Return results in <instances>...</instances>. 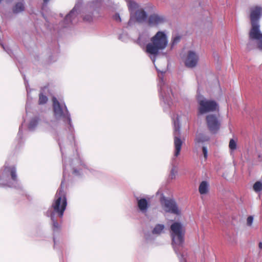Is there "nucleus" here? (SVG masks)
<instances>
[{"instance_id": "1", "label": "nucleus", "mask_w": 262, "mask_h": 262, "mask_svg": "<svg viewBox=\"0 0 262 262\" xmlns=\"http://www.w3.org/2000/svg\"><path fill=\"white\" fill-rule=\"evenodd\" d=\"M170 230L173 248L177 254L179 256V252L183 247L185 229L181 223L175 222L171 225Z\"/></svg>"}, {"instance_id": "2", "label": "nucleus", "mask_w": 262, "mask_h": 262, "mask_svg": "<svg viewBox=\"0 0 262 262\" xmlns=\"http://www.w3.org/2000/svg\"><path fill=\"white\" fill-rule=\"evenodd\" d=\"M150 40L151 42L146 46V51L154 55H158L159 51L164 49L168 43L166 35L162 31H158Z\"/></svg>"}, {"instance_id": "3", "label": "nucleus", "mask_w": 262, "mask_h": 262, "mask_svg": "<svg viewBox=\"0 0 262 262\" xmlns=\"http://www.w3.org/2000/svg\"><path fill=\"white\" fill-rule=\"evenodd\" d=\"M64 168L65 165L63 166ZM65 170L63 169V178L60 188L57 190L54 203L52 205L54 211L57 213L60 217H62L67 205L66 193L63 190V185L65 178Z\"/></svg>"}, {"instance_id": "4", "label": "nucleus", "mask_w": 262, "mask_h": 262, "mask_svg": "<svg viewBox=\"0 0 262 262\" xmlns=\"http://www.w3.org/2000/svg\"><path fill=\"white\" fill-rule=\"evenodd\" d=\"M17 183L16 169L15 167L5 166L0 178V184L16 187Z\"/></svg>"}, {"instance_id": "5", "label": "nucleus", "mask_w": 262, "mask_h": 262, "mask_svg": "<svg viewBox=\"0 0 262 262\" xmlns=\"http://www.w3.org/2000/svg\"><path fill=\"white\" fill-rule=\"evenodd\" d=\"M173 123V137L174 152V156L177 157L179 155L182 145V141L181 139V131L180 124V116H173L172 118Z\"/></svg>"}, {"instance_id": "6", "label": "nucleus", "mask_w": 262, "mask_h": 262, "mask_svg": "<svg viewBox=\"0 0 262 262\" xmlns=\"http://www.w3.org/2000/svg\"><path fill=\"white\" fill-rule=\"evenodd\" d=\"M199 110L201 114L213 112L219 110L217 103L213 100L203 98L199 100Z\"/></svg>"}, {"instance_id": "7", "label": "nucleus", "mask_w": 262, "mask_h": 262, "mask_svg": "<svg viewBox=\"0 0 262 262\" xmlns=\"http://www.w3.org/2000/svg\"><path fill=\"white\" fill-rule=\"evenodd\" d=\"M262 16V8L259 6H254L250 8V18L251 24L250 31L259 29V20Z\"/></svg>"}, {"instance_id": "8", "label": "nucleus", "mask_w": 262, "mask_h": 262, "mask_svg": "<svg viewBox=\"0 0 262 262\" xmlns=\"http://www.w3.org/2000/svg\"><path fill=\"white\" fill-rule=\"evenodd\" d=\"M161 204L166 212L179 215L181 213L176 202L173 199H167L162 196L160 199Z\"/></svg>"}, {"instance_id": "9", "label": "nucleus", "mask_w": 262, "mask_h": 262, "mask_svg": "<svg viewBox=\"0 0 262 262\" xmlns=\"http://www.w3.org/2000/svg\"><path fill=\"white\" fill-rule=\"evenodd\" d=\"M138 5L136 3H130L129 6V9L131 11L130 19L134 18L139 23L143 22L146 19L147 14L143 9H139L134 14L133 13V9H136Z\"/></svg>"}, {"instance_id": "10", "label": "nucleus", "mask_w": 262, "mask_h": 262, "mask_svg": "<svg viewBox=\"0 0 262 262\" xmlns=\"http://www.w3.org/2000/svg\"><path fill=\"white\" fill-rule=\"evenodd\" d=\"M52 100L55 115H68V111L64 103L59 102L55 97L52 98Z\"/></svg>"}, {"instance_id": "11", "label": "nucleus", "mask_w": 262, "mask_h": 262, "mask_svg": "<svg viewBox=\"0 0 262 262\" xmlns=\"http://www.w3.org/2000/svg\"><path fill=\"white\" fill-rule=\"evenodd\" d=\"M206 121L208 129L213 133H216L220 127V122L216 116H206Z\"/></svg>"}, {"instance_id": "12", "label": "nucleus", "mask_w": 262, "mask_h": 262, "mask_svg": "<svg viewBox=\"0 0 262 262\" xmlns=\"http://www.w3.org/2000/svg\"><path fill=\"white\" fill-rule=\"evenodd\" d=\"M199 60V57L193 51H189L185 60V65L188 68H193L196 66Z\"/></svg>"}, {"instance_id": "13", "label": "nucleus", "mask_w": 262, "mask_h": 262, "mask_svg": "<svg viewBox=\"0 0 262 262\" xmlns=\"http://www.w3.org/2000/svg\"><path fill=\"white\" fill-rule=\"evenodd\" d=\"M249 37L252 39L257 40L258 48L259 50H262V33L259 29L250 31Z\"/></svg>"}, {"instance_id": "14", "label": "nucleus", "mask_w": 262, "mask_h": 262, "mask_svg": "<svg viewBox=\"0 0 262 262\" xmlns=\"http://www.w3.org/2000/svg\"><path fill=\"white\" fill-rule=\"evenodd\" d=\"M164 21V18L158 14L150 15L148 19V24L150 26H157Z\"/></svg>"}, {"instance_id": "15", "label": "nucleus", "mask_w": 262, "mask_h": 262, "mask_svg": "<svg viewBox=\"0 0 262 262\" xmlns=\"http://www.w3.org/2000/svg\"><path fill=\"white\" fill-rule=\"evenodd\" d=\"M38 119L37 117H36V116L29 119L26 118H24V121L22 123L21 126L25 125L26 120H29V122L28 124V127L29 130H33L38 124ZM21 126L19 127V132L18 133V135H20L21 134Z\"/></svg>"}, {"instance_id": "16", "label": "nucleus", "mask_w": 262, "mask_h": 262, "mask_svg": "<svg viewBox=\"0 0 262 262\" xmlns=\"http://www.w3.org/2000/svg\"><path fill=\"white\" fill-rule=\"evenodd\" d=\"M209 190V184L206 181H202L199 187V191L202 195L206 194Z\"/></svg>"}, {"instance_id": "17", "label": "nucleus", "mask_w": 262, "mask_h": 262, "mask_svg": "<svg viewBox=\"0 0 262 262\" xmlns=\"http://www.w3.org/2000/svg\"><path fill=\"white\" fill-rule=\"evenodd\" d=\"M138 206L139 209L142 212H146L148 207V204L147 200L145 199H138Z\"/></svg>"}, {"instance_id": "18", "label": "nucleus", "mask_w": 262, "mask_h": 262, "mask_svg": "<svg viewBox=\"0 0 262 262\" xmlns=\"http://www.w3.org/2000/svg\"><path fill=\"white\" fill-rule=\"evenodd\" d=\"M25 3L24 1L18 2L15 4L13 7L12 11L14 13H18L25 10Z\"/></svg>"}, {"instance_id": "19", "label": "nucleus", "mask_w": 262, "mask_h": 262, "mask_svg": "<svg viewBox=\"0 0 262 262\" xmlns=\"http://www.w3.org/2000/svg\"><path fill=\"white\" fill-rule=\"evenodd\" d=\"M54 213L52 211H48L47 212V215L48 216H50L51 219L53 222V230L54 232H55L59 230L60 226L59 225L57 222L54 220Z\"/></svg>"}, {"instance_id": "20", "label": "nucleus", "mask_w": 262, "mask_h": 262, "mask_svg": "<svg viewBox=\"0 0 262 262\" xmlns=\"http://www.w3.org/2000/svg\"><path fill=\"white\" fill-rule=\"evenodd\" d=\"M209 137L202 133L197 134L195 139V143H202L208 141Z\"/></svg>"}, {"instance_id": "21", "label": "nucleus", "mask_w": 262, "mask_h": 262, "mask_svg": "<svg viewBox=\"0 0 262 262\" xmlns=\"http://www.w3.org/2000/svg\"><path fill=\"white\" fill-rule=\"evenodd\" d=\"M164 229V225L162 224H158L152 230V233L154 234H160L162 233Z\"/></svg>"}, {"instance_id": "22", "label": "nucleus", "mask_w": 262, "mask_h": 262, "mask_svg": "<svg viewBox=\"0 0 262 262\" xmlns=\"http://www.w3.org/2000/svg\"><path fill=\"white\" fill-rule=\"evenodd\" d=\"M48 101V97L44 95L42 93L39 94L38 104L39 105H43L46 104Z\"/></svg>"}, {"instance_id": "23", "label": "nucleus", "mask_w": 262, "mask_h": 262, "mask_svg": "<svg viewBox=\"0 0 262 262\" xmlns=\"http://www.w3.org/2000/svg\"><path fill=\"white\" fill-rule=\"evenodd\" d=\"M253 189L255 192H259L262 190V183L257 181L253 185Z\"/></svg>"}, {"instance_id": "24", "label": "nucleus", "mask_w": 262, "mask_h": 262, "mask_svg": "<svg viewBox=\"0 0 262 262\" xmlns=\"http://www.w3.org/2000/svg\"><path fill=\"white\" fill-rule=\"evenodd\" d=\"M229 147L230 150H234L237 148V142L233 139H230L229 144Z\"/></svg>"}, {"instance_id": "25", "label": "nucleus", "mask_w": 262, "mask_h": 262, "mask_svg": "<svg viewBox=\"0 0 262 262\" xmlns=\"http://www.w3.org/2000/svg\"><path fill=\"white\" fill-rule=\"evenodd\" d=\"M63 121H67L70 126L72 127L71 119L70 116H59Z\"/></svg>"}, {"instance_id": "26", "label": "nucleus", "mask_w": 262, "mask_h": 262, "mask_svg": "<svg viewBox=\"0 0 262 262\" xmlns=\"http://www.w3.org/2000/svg\"><path fill=\"white\" fill-rule=\"evenodd\" d=\"M177 173V170L175 169V168L173 167L170 171V177L171 179H174L176 178V175Z\"/></svg>"}, {"instance_id": "27", "label": "nucleus", "mask_w": 262, "mask_h": 262, "mask_svg": "<svg viewBox=\"0 0 262 262\" xmlns=\"http://www.w3.org/2000/svg\"><path fill=\"white\" fill-rule=\"evenodd\" d=\"M181 39V36H177L173 38L172 41V46H174V45L178 43Z\"/></svg>"}, {"instance_id": "28", "label": "nucleus", "mask_w": 262, "mask_h": 262, "mask_svg": "<svg viewBox=\"0 0 262 262\" xmlns=\"http://www.w3.org/2000/svg\"><path fill=\"white\" fill-rule=\"evenodd\" d=\"M253 221V217L252 216H249L247 219V224L249 226H251Z\"/></svg>"}, {"instance_id": "29", "label": "nucleus", "mask_w": 262, "mask_h": 262, "mask_svg": "<svg viewBox=\"0 0 262 262\" xmlns=\"http://www.w3.org/2000/svg\"><path fill=\"white\" fill-rule=\"evenodd\" d=\"M202 150L204 158L207 159L208 156V151L207 147L206 146H203L202 148Z\"/></svg>"}, {"instance_id": "30", "label": "nucleus", "mask_w": 262, "mask_h": 262, "mask_svg": "<svg viewBox=\"0 0 262 262\" xmlns=\"http://www.w3.org/2000/svg\"><path fill=\"white\" fill-rule=\"evenodd\" d=\"M186 255L184 254H180L179 256L180 262H186Z\"/></svg>"}, {"instance_id": "31", "label": "nucleus", "mask_w": 262, "mask_h": 262, "mask_svg": "<svg viewBox=\"0 0 262 262\" xmlns=\"http://www.w3.org/2000/svg\"><path fill=\"white\" fill-rule=\"evenodd\" d=\"M114 18L117 21L120 22L121 21L120 16L118 13H116L114 15Z\"/></svg>"}, {"instance_id": "32", "label": "nucleus", "mask_w": 262, "mask_h": 262, "mask_svg": "<svg viewBox=\"0 0 262 262\" xmlns=\"http://www.w3.org/2000/svg\"><path fill=\"white\" fill-rule=\"evenodd\" d=\"M93 19L92 16L91 15L85 16L84 17V20L91 21Z\"/></svg>"}, {"instance_id": "33", "label": "nucleus", "mask_w": 262, "mask_h": 262, "mask_svg": "<svg viewBox=\"0 0 262 262\" xmlns=\"http://www.w3.org/2000/svg\"><path fill=\"white\" fill-rule=\"evenodd\" d=\"M258 247L260 249L262 250V242L259 243Z\"/></svg>"}, {"instance_id": "34", "label": "nucleus", "mask_w": 262, "mask_h": 262, "mask_svg": "<svg viewBox=\"0 0 262 262\" xmlns=\"http://www.w3.org/2000/svg\"><path fill=\"white\" fill-rule=\"evenodd\" d=\"M73 172L76 174H78V171L76 169H74Z\"/></svg>"}, {"instance_id": "35", "label": "nucleus", "mask_w": 262, "mask_h": 262, "mask_svg": "<svg viewBox=\"0 0 262 262\" xmlns=\"http://www.w3.org/2000/svg\"><path fill=\"white\" fill-rule=\"evenodd\" d=\"M50 0H43V3L45 4H47L49 2Z\"/></svg>"}, {"instance_id": "36", "label": "nucleus", "mask_w": 262, "mask_h": 262, "mask_svg": "<svg viewBox=\"0 0 262 262\" xmlns=\"http://www.w3.org/2000/svg\"><path fill=\"white\" fill-rule=\"evenodd\" d=\"M59 146H60V150H61V151L62 152V148H61V147L60 144L59 143Z\"/></svg>"}, {"instance_id": "37", "label": "nucleus", "mask_w": 262, "mask_h": 262, "mask_svg": "<svg viewBox=\"0 0 262 262\" xmlns=\"http://www.w3.org/2000/svg\"><path fill=\"white\" fill-rule=\"evenodd\" d=\"M54 245H55V240L54 238Z\"/></svg>"}, {"instance_id": "38", "label": "nucleus", "mask_w": 262, "mask_h": 262, "mask_svg": "<svg viewBox=\"0 0 262 262\" xmlns=\"http://www.w3.org/2000/svg\"><path fill=\"white\" fill-rule=\"evenodd\" d=\"M2 1H3V0H0V4L1 3V2H2Z\"/></svg>"}]
</instances>
